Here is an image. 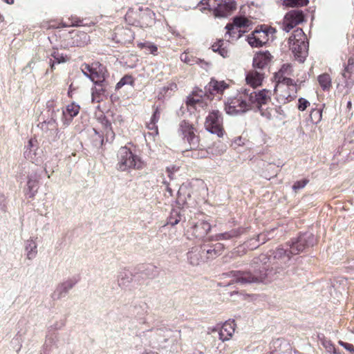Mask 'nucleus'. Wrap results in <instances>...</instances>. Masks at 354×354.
Segmentation results:
<instances>
[{
  "label": "nucleus",
  "mask_w": 354,
  "mask_h": 354,
  "mask_svg": "<svg viewBox=\"0 0 354 354\" xmlns=\"http://www.w3.org/2000/svg\"><path fill=\"white\" fill-rule=\"evenodd\" d=\"M257 91L241 89L234 97H230L225 103V110L229 115H234L252 110L254 106L259 104L256 97Z\"/></svg>",
  "instance_id": "1"
},
{
  "label": "nucleus",
  "mask_w": 354,
  "mask_h": 354,
  "mask_svg": "<svg viewBox=\"0 0 354 354\" xmlns=\"http://www.w3.org/2000/svg\"><path fill=\"white\" fill-rule=\"evenodd\" d=\"M268 277L267 269L265 266L261 267L259 270H254L253 272L230 271L223 273L222 277L232 278L231 281L225 284L230 286L234 283L241 285L264 282Z\"/></svg>",
  "instance_id": "2"
},
{
  "label": "nucleus",
  "mask_w": 354,
  "mask_h": 354,
  "mask_svg": "<svg viewBox=\"0 0 354 354\" xmlns=\"http://www.w3.org/2000/svg\"><path fill=\"white\" fill-rule=\"evenodd\" d=\"M306 36L301 28L296 29L288 39L289 48L295 57L304 62L308 53Z\"/></svg>",
  "instance_id": "3"
},
{
  "label": "nucleus",
  "mask_w": 354,
  "mask_h": 354,
  "mask_svg": "<svg viewBox=\"0 0 354 354\" xmlns=\"http://www.w3.org/2000/svg\"><path fill=\"white\" fill-rule=\"evenodd\" d=\"M274 87V95L277 102L280 104H286L293 100L297 93V85L290 78H283L276 81Z\"/></svg>",
  "instance_id": "4"
},
{
  "label": "nucleus",
  "mask_w": 354,
  "mask_h": 354,
  "mask_svg": "<svg viewBox=\"0 0 354 354\" xmlns=\"http://www.w3.org/2000/svg\"><path fill=\"white\" fill-rule=\"evenodd\" d=\"M154 17L155 14L149 8L139 7L129 10L126 14L125 19L132 25L147 28L153 24Z\"/></svg>",
  "instance_id": "5"
},
{
  "label": "nucleus",
  "mask_w": 354,
  "mask_h": 354,
  "mask_svg": "<svg viewBox=\"0 0 354 354\" xmlns=\"http://www.w3.org/2000/svg\"><path fill=\"white\" fill-rule=\"evenodd\" d=\"M117 169L120 171H127L131 169H140L144 167V162L136 155H134L126 147H121L117 154Z\"/></svg>",
  "instance_id": "6"
},
{
  "label": "nucleus",
  "mask_w": 354,
  "mask_h": 354,
  "mask_svg": "<svg viewBox=\"0 0 354 354\" xmlns=\"http://www.w3.org/2000/svg\"><path fill=\"white\" fill-rule=\"evenodd\" d=\"M259 104L254 106L253 109L260 112L261 116L266 118L267 120L277 119L279 120H282V117L277 115L279 111L272 106H267L268 104L271 100V91L266 89H263L259 92H257V96Z\"/></svg>",
  "instance_id": "7"
},
{
  "label": "nucleus",
  "mask_w": 354,
  "mask_h": 354,
  "mask_svg": "<svg viewBox=\"0 0 354 354\" xmlns=\"http://www.w3.org/2000/svg\"><path fill=\"white\" fill-rule=\"evenodd\" d=\"M172 333L173 332L169 329L158 328L154 331L143 332L142 336L149 339V346L165 348L166 343L171 337Z\"/></svg>",
  "instance_id": "8"
},
{
  "label": "nucleus",
  "mask_w": 354,
  "mask_h": 354,
  "mask_svg": "<svg viewBox=\"0 0 354 354\" xmlns=\"http://www.w3.org/2000/svg\"><path fill=\"white\" fill-rule=\"evenodd\" d=\"M201 2H205L209 8L214 10L216 17H226L236 9L234 0H202Z\"/></svg>",
  "instance_id": "9"
},
{
  "label": "nucleus",
  "mask_w": 354,
  "mask_h": 354,
  "mask_svg": "<svg viewBox=\"0 0 354 354\" xmlns=\"http://www.w3.org/2000/svg\"><path fill=\"white\" fill-rule=\"evenodd\" d=\"M81 70L94 84H102V82L105 81L106 69L98 62L91 65L84 64L81 66Z\"/></svg>",
  "instance_id": "10"
},
{
  "label": "nucleus",
  "mask_w": 354,
  "mask_h": 354,
  "mask_svg": "<svg viewBox=\"0 0 354 354\" xmlns=\"http://www.w3.org/2000/svg\"><path fill=\"white\" fill-rule=\"evenodd\" d=\"M205 127L211 133L216 134L218 137L223 136L224 131L221 113L218 110L211 111L206 117Z\"/></svg>",
  "instance_id": "11"
},
{
  "label": "nucleus",
  "mask_w": 354,
  "mask_h": 354,
  "mask_svg": "<svg viewBox=\"0 0 354 354\" xmlns=\"http://www.w3.org/2000/svg\"><path fill=\"white\" fill-rule=\"evenodd\" d=\"M24 156L32 163L39 164L42 161L43 150L39 148L38 141L30 138L25 147Z\"/></svg>",
  "instance_id": "12"
},
{
  "label": "nucleus",
  "mask_w": 354,
  "mask_h": 354,
  "mask_svg": "<svg viewBox=\"0 0 354 354\" xmlns=\"http://www.w3.org/2000/svg\"><path fill=\"white\" fill-rule=\"evenodd\" d=\"M304 20V15L301 10H292L289 11L284 17L283 29L288 32L294 27L302 23Z\"/></svg>",
  "instance_id": "13"
},
{
  "label": "nucleus",
  "mask_w": 354,
  "mask_h": 354,
  "mask_svg": "<svg viewBox=\"0 0 354 354\" xmlns=\"http://www.w3.org/2000/svg\"><path fill=\"white\" fill-rule=\"evenodd\" d=\"M180 132L184 140L190 145V148L196 147L198 144V138L195 135L194 128L189 123L183 121L180 124Z\"/></svg>",
  "instance_id": "14"
},
{
  "label": "nucleus",
  "mask_w": 354,
  "mask_h": 354,
  "mask_svg": "<svg viewBox=\"0 0 354 354\" xmlns=\"http://www.w3.org/2000/svg\"><path fill=\"white\" fill-rule=\"evenodd\" d=\"M134 39V33L127 28L118 27L115 29L112 39L116 43L126 44L131 42Z\"/></svg>",
  "instance_id": "15"
},
{
  "label": "nucleus",
  "mask_w": 354,
  "mask_h": 354,
  "mask_svg": "<svg viewBox=\"0 0 354 354\" xmlns=\"http://www.w3.org/2000/svg\"><path fill=\"white\" fill-rule=\"evenodd\" d=\"M80 109V106L75 102L68 104L66 106V109L62 111V119L63 124L65 127H67L71 124L73 118L79 113Z\"/></svg>",
  "instance_id": "16"
},
{
  "label": "nucleus",
  "mask_w": 354,
  "mask_h": 354,
  "mask_svg": "<svg viewBox=\"0 0 354 354\" xmlns=\"http://www.w3.org/2000/svg\"><path fill=\"white\" fill-rule=\"evenodd\" d=\"M272 58V56L268 51H260L253 58V66L261 71L270 64Z\"/></svg>",
  "instance_id": "17"
},
{
  "label": "nucleus",
  "mask_w": 354,
  "mask_h": 354,
  "mask_svg": "<svg viewBox=\"0 0 354 354\" xmlns=\"http://www.w3.org/2000/svg\"><path fill=\"white\" fill-rule=\"evenodd\" d=\"M236 324L234 320L226 321L218 331L219 339L223 342L229 340L235 331Z\"/></svg>",
  "instance_id": "18"
},
{
  "label": "nucleus",
  "mask_w": 354,
  "mask_h": 354,
  "mask_svg": "<svg viewBox=\"0 0 354 354\" xmlns=\"http://www.w3.org/2000/svg\"><path fill=\"white\" fill-rule=\"evenodd\" d=\"M251 21L244 17H236L234 18L232 24H228L225 26L227 33L234 37V30L241 28H248L250 26Z\"/></svg>",
  "instance_id": "19"
},
{
  "label": "nucleus",
  "mask_w": 354,
  "mask_h": 354,
  "mask_svg": "<svg viewBox=\"0 0 354 354\" xmlns=\"http://www.w3.org/2000/svg\"><path fill=\"white\" fill-rule=\"evenodd\" d=\"M264 78V74L261 71L251 70L246 75L245 80L248 85L252 88L260 86Z\"/></svg>",
  "instance_id": "20"
},
{
  "label": "nucleus",
  "mask_w": 354,
  "mask_h": 354,
  "mask_svg": "<svg viewBox=\"0 0 354 354\" xmlns=\"http://www.w3.org/2000/svg\"><path fill=\"white\" fill-rule=\"evenodd\" d=\"M211 230V225L206 221H200L192 227V234L198 239L204 237Z\"/></svg>",
  "instance_id": "21"
},
{
  "label": "nucleus",
  "mask_w": 354,
  "mask_h": 354,
  "mask_svg": "<svg viewBox=\"0 0 354 354\" xmlns=\"http://www.w3.org/2000/svg\"><path fill=\"white\" fill-rule=\"evenodd\" d=\"M228 87L229 84L225 81H218L214 79H212L205 88L211 94H222Z\"/></svg>",
  "instance_id": "22"
},
{
  "label": "nucleus",
  "mask_w": 354,
  "mask_h": 354,
  "mask_svg": "<svg viewBox=\"0 0 354 354\" xmlns=\"http://www.w3.org/2000/svg\"><path fill=\"white\" fill-rule=\"evenodd\" d=\"M72 37V44L73 46L83 47L87 45L90 41L89 35L82 31L73 32Z\"/></svg>",
  "instance_id": "23"
},
{
  "label": "nucleus",
  "mask_w": 354,
  "mask_h": 354,
  "mask_svg": "<svg viewBox=\"0 0 354 354\" xmlns=\"http://www.w3.org/2000/svg\"><path fill=\"white\" fill-rule=\"evenodd\" d=\"M206 98H209V96H205L203 97L201 95H193L192 97L187 98V103L189 106H194L196 109H205L207 106V102L205 101Z\"/></svg>",
  "instance_id": "24"
},
{
  "label": "nucleus",
  "mask_w": 354,
  "mask_h": 354,
  "mask_svg": "<svg viewBox=\"0 0 354 354\" xmlns=\"http://www.w3.org/2000/svg\"><path fill=\"white\" fill-rule=\"evenodd\" d=\"M75 284V282L72 280H67L59 284L54 292L55 297H57V299L65 297L68 292L73 288Z\"/></svg>",
  "instance_id": "25"
},
{
  "label": "nucleus",
  "mask_w": 354,
  "mask_h": 354,
  "mask_svg": "<svg viewBox=\"0 0 354 354\" xmlns=\"http://www.w3.org/2000/svg\"><path fill=\"white\" fill-rule=\"evenodd\" d=\"M41 129L46 133H49L50 135L57 133L58 131L57 124L56 119L52 116V118L48 121H44L39 124Z\"/></svg>",
  "instance_id": "26"
},
{
  "label": "nucleus",
  "mask_w": 354,
  "mask_h": 354,
  "mask_svg": "<svg viewBox=\"0 0 354 354\" xmlns=\"http://www.w3.org/2000/svg\"><path fill=\"white\" fill-rule=\"evenodd\" d=\"M245 232V229L239 227L236 229H232L229 232L218 234L215 236L216 241L220 240H228L233 238L239 237L241 234Z\"/></svg>",
  "instance_id": "27"
},
{
  "label": "nucleus",
  "mask_w": 354,
  "mask_h": 354,
  "mask_svg": "<svg viewBox=\"0 0 354 354\" xmlns=\"http://www.w3.org/2000/svg\"><path fill=\"white\" fill-rule=\"evenodd\" d=\"M25 251L29 260H32L37 257V244L33 239L31 238L25 242Z\"/></svg>",
  "instance_id": "28"
},
{
  "label": "nucleus",
  "mask_w": 354,
  "mask_h": 354,
  "mask_svg": "<svg viewBox=\"0 0 354 354\" xmlns=\"http://www.w3.org/2000/svg\"><path fill=\"white\" fill-rule=\"evenodd\" d=\"M205 250H201L198 248H193L187 253V259L190 264L198 266L203 261V255Z\"/></svg>",
  "instance_id": "29"
},
{
  "label": "nucleus",
  "mask_w": 354,
  "mask_h": 354,
  "mask_svg": "<svg viewBox=\"0 0 354 354\" xmlns=\"http://www.w3.org/2000/svg\"><path fill=\"white\" fill-rule=\"evenodd\" d=\"M95 86L92 88V102H100L102 100L106 91L105 82H102V84H95Z\"/></svg>",
  "instance_id": "30"
},
{
  "label": "nucleus",
  "mask_w": 354,
  "mask_h": 354,
  "mask_svg": "<svg viewBox=\"0 0 354 354\" xmlns=\"http://www.w3.org/2000/svg\"><path fill=\"white\" fill-rule=\"evenodd\" d=\"M290 250L288 251L283 248H277L274 252V258L280 261L282 264L286 265L290 260Z\"/></svg>",
  "instance_id": "31"
},
{
  "label": "nucleus",
  "mask_w": 354,
  "mask_h": 354,
  "mask_svg": "<svg viewBox=\"0 0 354 354\" xmlns=\"http://www.w3.org/2000/svg\"><path fill=\"white\" fill-rule=\"evenodd\" d=\"M305 241L306 239L301 238L300 236L296 241L292 243L290 245V252L292 255L299 254L304 251L306 248L304 244Z\"/></svg>",
  "instance_id": "32"
},
{
  "label": "nucleus",
  "mask_w": 354,
  "mask_h": 354,
  "mask_svg": "<svg viewBox=\"0 0 354 354\" xmlns=\"http://www.w3.org/2000/svg\"><path fill=\"white\" fill-rule=\"evenodd\" d=\"M319 84L324 91L330 90L332 86V79L329 74L323 73L319 75L317 77Z\"/></svg>",
  "instance_id": "33"
},
{
  "label": "nucleus",
  "mask_w": 354,
  "mask_h": 354,
  "mask_svg": "<svg viewBox=\"0 0 354 354\" xmlns=\"http://www.w3.org/2000/svg\"><path fill=\"white\" fill-rule=\"evenodd\" d=\"M223 250V244L218 243L211 246L210 248L207 249L205 252L207 254V259H214L221 254Z\"/></svg>",
  "instance_id": "34"
},
{
  "label": "nucleus",
  "mask_w": 354,
  "mask_h": 354,
  "mask_svg": "<svg viewBox=\"0 0 354 354\" xmlns=\"http://www.w3.org/2000/svg\"><path fill=\"white\" fill-rule=\"evenodd\" d=\"M225 44L223 40L219 39L212 44V49L214 52H218L223 57H228V50L227 46H225Z\"/></svg>",
  "instance_id": "35"
},
{
  "label": "nucleus",
  "mask_w": 354,
  "mask_h": 354,
  "mask_svg": "<svg viewBox=\"0 0 354 354\" xmlns=\"http://www.w3.org/2000/svg\"><path fill=\"white\" fill-rule=\"evenodd\" d=\"M292 72V66L290 64H284L280 70L275 74V80H281L283 78H288L286 75H291Z\"/></svg>",
  "instance_id": "36"
},
{
  "label": "nucleus",
  "mask_w": 354,
  "mask_h": 354,
  "mask_svg": "<svg viewBox=\"0 0 354 354\" xmlns=\"http://www.w3.org/2000/svg\"><path fill=\"white\" fill-rule=\"evenodd\" d=\"M138 46L141 49H145L147 54L157 55L158 53L157 46L150 41L138 43Z\"/></svg>",
  "instance_id": "37"
},
{
  "label": "nucleus",
  "mask_w": 354,
  "mask_h": 354,
  "mask_svg": "<svg viewBox=\"0 0 354 354\" xmlns=\"http://www.w3.org/2000/svg\"><path fill=\"white\" fill-rule=\"evenodd\" d=\"M248 41L249 44L252 47H260L267 43L268 39H259V37L257 35V34H255L254 32L251 36L248 37Z\"/></svg>",
  "instance_id": "38"
},
{
  "label": "nucleus",
  "mask_w": 354,
  "mask_h": 354,
  "mask_svg": "<svg viewBox=\"0 0 354 354\" xmlns=\"http://www.w3.org/2000/svg\"><path fill=\"white\" fill-rule=\"evenodd\" d=\"M308 3V0H283V5L291 8L307 6Z\"/></svg>",
  "instance_id": "39"
},
{
  "label": "nucleus",
  "mask_w": 354,
  "mask_h": 354,
  "mask_svg": "<svg viewBox=\"0 0 354 354\" xmlns=\"http://www.w3.org/2000/svg\"><path fill=\"white\" fill-rule=\"evenodd\" d=\"M52 57L54 59L51 67L53 68L55 64H60L66 62L68 59L66 56L59 53L58 50H54L51 54Z\"/></svg>",
  "instance_id": "40"
},
{
  "label": "nucleus",
  "mask_w": 354,
  "mask_h": 354,
  "mask_svg": "<svg viewBox=\"0 0 354 354\" xmlns=\"http://www.w3.org/2000/svg\"><path fill=\"white\" fill-rule=\"evenodd\" d=\"M133 83V77L130 75L124 76L116 84L115 89L118 90L127 84L132 85Z\"/></svg>",
  "instance_id": "41"
},
{
  "label": "nucleus",
  "mask_w": 354,
  "mask_h": 354,
  "mask_svg": "<svg viewBox=\"0 0 354 354\" xmlns=\"http://www.w3.org/2000/svg\"><path fill=\"white\" fill-rule=\"evenodd\" d=\"M301 237L306 239V241L304 242L306 247L312 246L316 242L315 236L313 234L306 233V234L301 235Z\"/></svg>",
  "instance_id": "42"
},
{
  "label": "nucleus",
  "mask_w": 354,
  "mask_h": 354,
  "mask_svg": "<svg viewBox=\"0 0 354 354\" xmlns=\"http://www.w3.org/2000/svg\"><path fill=\"white\" fill-rule=\"evenodd\" d=\"M310 117L313 122H319L322 119V111L320 109L312 110L310 114Z\"/></svg>",
  "instance_id": "43"
},
{
  "label": "nucleus",
  "mask_w": 354,
  "mask_h": 354,
  "mask_svg": "<svg viewBox=\"0 0 354 354\" xmlns=\"http://www.w3.org/2000/svg\"><path fill=\"white\" fill-rule=\"evenodd\" d=\"M322 345L327 352L333 354H336V349L334 345L330 341L324 340L322 342Z\"/></svg>",
  "instance_id": "44"
},
{
  "label": "nucleus",
  "mask_w": 354,
  "mask_h": 354,
  "mask_svg": "<svg viewBox=\"0 0 354 354\" xmlns=\"http://www.w3.org/2000/svg\"><path fill=\"white\" fill-rule=\"evenodd\" d=\"M310 105V102L304 97H300L298 100V109L304 111Z\"/></svg>",
  "instance_id": "45"
},
{
  "label": "nucleus",
  "mask_w": 354,
  "mask_h": 354,
  "mask_svg": "<svg viewBox=\"0 0 354 354\" xmlns=\"http://www.w3.org/2000/svg\"><path fill=\"white\" fill-rule=\"evenodd\" d=\"M308 183V180L306 179L302 180H298L294 183L292 189L295 191H297V189H302L307 185Z\"/></svg>",
  "instance_id": "46"
},
{
  "label": "nucleus",
  "mask_w": 354,
  "mask_h": 354,
  "mask_svg": "<svg viewBox=\"0 0 354 354\" xmlns=\"http://www.w3.org/2000/svg\"><path fill=\"white\" fill-rule=\"evenodd\" d=\"M160 118V111L158 107H156L154 110V112L151 118V121L157 124L159 119Z\"/></svg>",
  "instance_id": "47"
},
{
  "label": "nucleus",
  "mask_w": 354,
  "mask_h": 354,
  "mask_svg": "<svg viewBox=\"0 0 354 354\" xmlns=\"http://www.w3.org/2000/svg\"><path fill=\"white\" fill-rule=\"evenodd\" d=\"M147 127L148 129L152 131L151 134L158 135V126L156 125V123H154L150 120V122L147 124Z\"/></svg>",
  "instance_id": "48"
},
{
  "label": "nucleus",
  "mask_w": 354,
  "mask_h": 354,
  "mask_svg": "<svg viewBox=\"0 0 354 354\" xmlns=\"http://www.w3.org/2000/svg\"><path fill=\"white\" fill-rule=\"evenodd\" d=\"M180 59H181L182 62H185V63H186L187 64H189V65H192L194 63V61L192 60L189 57V55L187 53H185L181 54Z\"/></svg>",
  "instance_id": "49"
},
{
  "label": "nucleus",
  "mask_w": 354,
  "mask_h": 354,
  "mask_svg": "<svg viewBox=\"0 0 354 354\" xmlns=\"http://www.w3.org/2000/svg\"><path fill=\"white\" fill-rule=\"evenodd\" d=\"M339 344L343 346L344 348H346V350L351 351V352H354V346L351 344H348V343H345L342 341H339Z\"/></svg>",
  "instance_id": "50"
},
{
  "label": "nucleus",
  "mask_w": 354,
  "mask_h": 354,
  "mask_svg": "<svg viewBox=\"0 0 354 354\" xmlns=\"http://www.w3.org/2000/svg\"><path fill=\"white\" fill-rule=\"evenodd\" d=\"M177 89V84L174 82L169 83L167 86L163 88V90L167 92L169 90L175 91Z\"/></svg>",
  "instance_id": "51"
},
{
  "label": "nucleus",
  "mask_w": 354,
  "mask_h": 354,
  "mask_svg": "<svg viewBox=\"0 0 354 354\" xmlns=\"http://www.w3.org/2000/svg\"><path fill=\"white\" fill-rule=\"evenodd\" d=\"M265 32V34H266L267 35V37L268 38V36L270 35L272 37V35L275 33L276 32V30L275 28H272V27H266L265 28L264 30H263Z\"/></svg>",
  "instance_id": "52"
},
{
  "label": "nucleus",
  "mask_w": 354,
  "mask_h": 354,
  "mask_svg": "<svg viewBox=\"0 0 354 354\" xmlns=\"http://www.w3.org/2000/svg\"><path fill=\"white\" fill-rule=\"evenodd\" d=\"M178 170V168L176 167L175 166H172V167H167L166 169V171L168 174V176L170 178H172L171 177V174H174V172H176V171Z\"/></svg>",
  "instance_id": "53"
},
{
  "label": "nucleus",
  "mask_w": 354,
  "mask_h": 354,
  "mask_svg": "<svg viewBox=\"0 0 354 354\" xmlns=\"http://www.w3.org/2000/svg\"><path fill=\"white\" fill-rule=\"evenodd\" d=\"M254 33L257 34V35H258L259 37V39H268V41L269 40V38L267 37L266 34H265V32L263 30H255Z\"/></svg>",
  "instance_id": "54"
},
{
  "label": "nucleus",
  "mask_w": 354,
  "mask_h": 354,
  "mask_svg": "<svg viewBox=\"0 0 354 354\" xmlns=\"http://www.w3.org/2000/svg\"><path fill=\"white\" fill-rule=\"evenodd\" d=\"M257 240H258V241L261 242V243H264L267 240L266 234L264 233H261V234H259L257 236Z\"/></svg>",
  "instance_id": "55"
},
{
  "label": "nucleus",
  "mask_w": 354,
  "mask_h": 354,
  "mask_svg": "<svg viewBox=\"0 0 354 354\" xmlns=\"http://www.w3.org/2000/svg\"><path fill=\"white\" fill-rule=\"evenodd\" d=\"M209 150H212L211 153H212V154H215V155H217V156H220V155L223 154V153H224V151H225V149H218V151H216L215 153H214V152H213V150H214V149H213V148H212V149L209 148Z\"/></svg>",
  "instance_id": "56"
},
{
  "label": "nucleus",
  "mask_w": 354,
  "mask_h": 354,
  "mask_svg": "<svg viewBox=\"0 0 354 354\" xmlns=\"http://www.w3.org/2000/svg\"><path fill=\"white\" fill-rule=\"evenodd\" d=\"M275 108L277 109H278V111H279L277 115H279L280 117H282V119H283L285 118V113H284L283 111L281 109V108L280 106L275 107Z\"/></svg>",
  "instance_id": "57"
},
{
  "label": "nucleus",
  "mask_w": 354,
  "mask_h": 354,
  "mask_svg": "<svg viewBox=\"0 0 354 354\" xmlns=\"http://www.w3.org/2000/svg\"><path fill=\"white\" fill-rule=\"evenodd\" d=\"M347 66H349L353 68V66H354V59L353 58L350 57L348 59V64H347Z\"/></svg>",
  "instance_id": "58"
},
{
  "label": "nucleus",
  "mask_w": 354,
  "mask_h": 354,
  "mask_svg": "<svg viewBox=\"0 0 354 354\" xmlns=\"http://www.w3.org/2000/svg\"><path fill=\"white\" fill-rule=\"evenodd\" d=\"M352 71H353V68L349 66H346L344 68V71L348 73H351Z\"/></svg>",
  "instance_id": "59"
},
{
  "label": "nucleus",
  "mask_w": 354,
  "mask_h": 354,
  "mask_svg": "<svg viewBox=\"0 0 354 354\" xmlns=\"http://www.w3.org/2000/svg\"><path fill=\"white\" fill-rule=\"evenodd\" d=\"M142 354H158V353L156 352L151 351H145Z\"/></svg>",
  "instance_id": "60"
},
{
  "label": "nucleus",
  "mask_w": 354,
  "mask_h": 354,
  "mask_svg": "<svg viewBox=\"0 0 354 354\" xmlns=\"http://www.w3.org/2000/svg\"><path fill=\"white\" fill-rule=\"evenodd\" d=\"M3 1L8 4H12L14 3V0H3Z\"/></svg>",
  "instance_id": "61"
},
{
  "label": "nucleus",
  "mask_w": 354,
  "mask_h": 354,
  "mask_svg": "<svg viewBox=\"0 0 354 354\" xmlns=\"http://www.w3.org/2000/svg\"><path fill=\"white\" fill-rule=\"evenodd\" d=\"M32 183H33V182H32V181H31L30 180H29L28 181V187H32Z\"/></svg>",
  "instance_id": "62"
},
{
  "label": "nucleus",
  "mask_w": 354,
  "mask_h": 354,
  "mask_svg": "<svg viewBox=\"0 0 354 354\" xmlns=\"http://www.w3.org/2000/svg\"><path fill=\"white\" fill-rule=\"evenodd\" d=\"M346 73H346V72H345V71H344V72L342 73V76H343L344 77H345V78L346 77Z\"/></svg>",
  "instance_id": "63"
},
{
  "label": "nucleus",
  "mask_w": 354,
  "mask_h": 354,
  "mask_svg": "<svg viewBox=\"0 0 354 354\" xmlns=\"http://www.w3.org/2000/svg\"><path fill=\"white\" fill-rule=\"evenodd\" d=\"M351 105V102H348V106H350Z\"/></svg>",
  "instance_id": "64"
}]
</instances>
